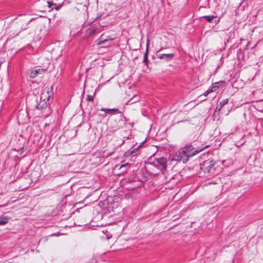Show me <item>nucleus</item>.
Returning <instances> with one entry per match:
<instances>
[{
  "instance_id": "nucleus-1",
  "label": "nucleus",
  "mask_w": 263,
  "mask_h": 263,
  "mask_svg": "<svg viewBox=\"0 0 263 263\" xmlns=\"http://www.w3.org/2000/svg\"><path fill=\"white\" fill-rule=\"evenodd\" d=\"M209 146V145H205L203 147H199L197 149L194 151V152L192 154L186 153L184 150L182 148L179 149L176 154L175 156L174 157L173 159L175 161L178 162H182L183 163H185L188 161L189 158L193 157L199 152L203 151L205 148H207Z\"/></svg>"
},
{
  "instance_id": "nucleus-2",
  "label": "nucleus",
  "mask_w": 263,
  "mask_h": 263,
  "mask_svg": "<svg viewBox=\"0 0 263 263\" xmlns=\"http://www.w3.org/2000/svg\"><path fill=\"white\" fill-rule=\"evenodd\" d=\"M214 166V162L213 161H206L203 163V166L205 167V170H206L209 173H211L212 172Z\"/></svg>"
},
{
  "instance_id": "nucleus-3",
  "label": "nucleus",
  "mask_w": 263,
  "mask_h": 263,
  "mask_svg": "<svg viewBox=\"0 0 263 263\" xmlns=\"http://www.w3.org/2000/svg\"><path fill=\"white\" fill-rule=\"evenodd\" d=\"M174 53L158 54L157 57L160 59H165L166 61L170 60L174 56Z\"/></svg>"
},
{
  "instance_id": "nucleus-4",
  "label": "nucleus",
  "mask_w": 263,
  "mask_h": 263,
  "mask_svg": "<svg viewBox=\"0 0 263 263\" xmlns=\"http://www.w3.org/2000/svg\"><path fill=\"white\" fill-rule=\"evenodd\" d=\"M202 17L205 18L208 22L210 23H214L216 24L217 22L219 21V20L217 18V17L213 15H205Z\"/></svg>"
},
{
  "instance_id": "nucleus-5",
  "label": "nucleus",
  "mask_w": 263,
  "mask_h": 263,
  "mask_svg": "<svg viewBox=\"0 0 263 263\" xmlns=\"http://www.w3.org/2000/svg\"><path fill=\"white\" fill-rule=\"evenodd\" d=\"M101 111H104L106 113H109L110 114H121V112L118 109H109V108H102L100 109Z\"/></svg>"
},
{
  "instance_id": "nucleus-6",
  "label": "nucleus",
  "mask_w": 263,
  "mask_h": 263,
  "mask_svg": "<svg viewBox=\"0 0 263 263\" xmlns=\"http://www.w3.org/2000/svg\"><path fill=\"white\" fill-rule=\"evenodd\" d=\"M156 162L158 165L162 166V168H165L166 167V159L163 157H161L156 160Z\"/></svg>"
},
{
  "instance_id": "nucleus-7",
  "label": "nucleus",
  "mask_w": 263,
  "mask_h": 263,
  "mask_svg": "<svg viewBox=\"0 0 263 263\" xmlns=\"http://www.w3.org/2000/svg\"><path fill=\"white\" fill-rule=\"evenodd\" d=\"M112 39L110 37L108 39H104V37L102 36L100 38V41L99 42V44L100 45H104L106 44L107 46H110L111 42H112Z\"/></svg>"
},
{
  "instance_id": "nucleus-8",
  "label": "nucleus",
  "mask_w": 263,
  "mask_h": 263,
  "mask_svg": "<svg viewBox=\"0 0 263 263\" xmlns=\"http://www.w3.org/2000/svg\"><path fill=\"white\" fill-rule=\"evenodd\" d=\"M182 149L183 150H184V151L186 153H189V154H192L194 152V151H193L194 149V148L192 144H187L185 146H184L182 148Z\"/></svg>"
},
{
  "instance_id": "nucleus-9",
  "label": "nucleus",
  "mask_w": 263,
  "mask_h": 263,
  "mask_svg": "<svg viewBox=\"0 0 263 263\" xmlns=\"http://www.w3.org/2000/svg\"><path fill=\"white\" fill-rule=\"evenodd\" d=\"M46 90L44 91L46 93V94L48 95V97H51L53 95V86H51L50 87H46L45 88Z\"/></svg>"
},
{
  "instance_id": "nucleus-10",
  "label": "nucleus",
  "mask_w": 263,
  "mask_h": 263,
  "mask_svg": "<svg viewBox=\"0 0 263 263\" xmlns=\"http://www.w3.org/2000/svg\"><path fill=\"white\" fill-rule=\"evenodd\" d=\"M48 95L46 94L44 91L42 92L41 94L40 99L43 102H47L49 101L50 97H48Z\"/></svg>"
},
{
  "instance_id": "nucleus-11",
  "label": "nucleus",
  "mask_w": 263,
  "mask_h": 263,
  "mask_svg": "<svg viewBox=\"0 0 263 263\" xmlns=\"http://www.w3.org/2000/svg\"><path fill=\"white\" fill-rule=\"evenodd\" d=\"M10 218L7 216H5L0 219V226L5 225L8 223Z\"/></svg>"
},
{
  "instance_id": "nucleus-12",
  "label": "nucleus",
  "mask_w": 263,
  "mask_h": 263,
  "mask_svg": "<svg viewBox=\"0 0 263 263\" xmlns=\"http://www.w3.org/2000/svg\"><path fill=\"white\" fill-rule=\"evenodd\" d=\"M96 31V29L94 27H90L87 30V33L89 36L93 35Z\"/></svg>"
},
{
  "instance_id": "nucleus-13",
  "label": "nucleus",
  "mask_w": 263,
  "mask_h": 263,
  "mask_svg": "<svg viewBox=\"0 0 263 263\" xmlns=\"http://www.w3.org/2000/svg\"><path fill=\"white\" fill-rule=\"evenodd\" d=\"M219 83L217 82L212 84L211 88H210V89H212V92L215 91L217 90L219 87Z\"/></svg>"
},
{
  "instance_id": "nucleus-14",
  "label": "nucleus",
  "mask_w": 263,
  "mask_h": 263,
  "mask_svg": "<svg viewBox=\"0 0 263 263\" xmlns=\"http://www.w3.org/2000/svg\"><path fill=\"white\" fill-rule=\"evenodd\" d=\"M140 100V97L138 96H135L134 98H132L129 101V102H130V104H133L135 102H137Z\"/></svg>"
},
{
  "instance_id": "nucleus-15",
  "label": "nucleus",
  "mask_w": 263,
  "mask_h": 263,
  "mask_svg": "<svg viewBox=\"0 0 263 263\" xmlns=\"http://www.w3.org/2000/svg\"><path fill=\"white\" fill-rule=\"evenodd\" d=\"M47 106V102H43V103L42 105L40 104V103L38 105L37 108L38 109H43L44 107H46Z\"/></svg>"
},
{
  "instance_id": "nucleus-16",
  "label": "nucleus",
  "mask_w": 263,
  "mask_h": 263,
  "mask_svg": "<svg viewBox=\"0 0 263 263\" xmlns=\"http://www.w3.org/2000/svg\"><path fill=\"white\" fill-rule=\"evenodd\" d=\"M147 52H148V47H147L146 50L144 54L143 62L145 63H146L148 61Z\"/></svg>"
},
{
  "instance_id": "nucleus-17",
  "label": "nucleus",
  "mask_w": 263,
  "mask_h": 263,
  "mask_svg": "<svg viewBox=\"0 0 263 263\" xmlns=\"http://www.w3.org/2000/svg\"><path fill=\"white\" fill-rule=\"evenodd\" d=\"M133 155V152L130 149L124 153V156L126 157H129Z\"/></svg>"
},
{
  "instance_id": "nucleus-18",
  "label": "nucleus",
  "mask_w": 263,
  "mask_h": 263,
  "mask_svg": "<svg viewBox=\"0 0 263 263\" xmlns=\"http://www.w3.org/2000/svg\"><path fill=\"white\" fill-rule=\"evenodd\" d=\"M40 71H41L40 69L35 70L34 71H33L32 73V77H35L36 76H37Z\"/></svg>"
},
{
  "instance_id": "nucleus-19",
  "label": "nucleus",
  "mask_w": 263,
  "mask_h": 263,
  "mask_svg": "<svg viewBox=\"0 0 263 263\" xmlns=\"http://www.w3.org/2000/svg\"><path fill=\"white\" fill-rule=\"evenodd\" d=\"M229 100L228 99H224L220 102V105L222 106L228 103Z\"/></svg>"
},
{
  "instance_id": "nucleus-20",
  "label": "nucleus",
  "mask_w": 263,
  "mask_h": 263,
  "mask_svg": "<svg viewBox=\"0 0 263 263\" xmlns=\"http://www.w3.org/2000/svg\"><path fill=\"white\" fill-rule=\"evenodd\" d=\"M87 100L89 101H93V97L91 95H88L87 96Z\"/></svg>"
},
{
  "instance_id": "nucleus-21",
  "label": "nucleus",
  "mask_w": 263,
  "mask_h": 263,
  "mask_svg": "<svg viewBox=\"0 0 263 263\" xmlns=\"http://www.w3.org/2000/svg\"><path fill=\"white\" fill-rule=\"evenodd\" d=\"M212 92V89H210V88H209L206 91L204 92V96H207L210 93H211Z\"/></svg>"
},
{
  "instance_id": "nucleus-22",
  "label": "nucleus",
  "mask_w": 263,
  "mask_h": 263,
  "mask_svg": "<svg viewBox=\"0 0 263 263\" xmlns=\"http://www.w3.org/2000/svg\"><path fill=\"white\" fill-rule=\"evenodd\" d=\"M138 149H139V147H137L131 150L132 152H133V154H134L135 153L137 152Z\"/></svg>"
},
{
  "instance_id": "nucleus-23",
  "label": "nucleus",
  "mask_w": 263,
  "mask_h": 263,
  "mask_svg": "<svg viewBox=\"0 0 263 263\" xmlns=\"http://www.w3.org/2000/svg\"><path fill=\"white\" fill-rule=\"evenodd\" d=\"M128 164V163H126V164H123L121 166H120V169L121 168H123L124 167H125Z\"/></svg>"
},
{
  "instance_id": "nucleus-24",
  "label": "nucleus",
  "mask_w": 263,
  "mask_h": 263,
  "mask_svg": "<svg viewBox=\"0 0 263 263\" xmlns=\"http://www.w3.org/2000/svg\"><path fill=\"white\" fill-rule=\"evenodd\" d=\"M48 4H49V7H50V3L49 2H48Z\"/></svg>"
}]
</instances>
